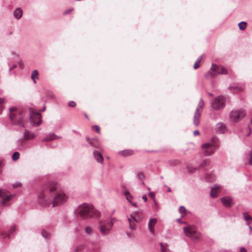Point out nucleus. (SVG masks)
<instances>
[{
  "label": "nucleus",
  "mask_w": 252,
  "mask_h": 252,
  "mask_svg": "<svg viewBox=\"0 0 252 252\" xmlns=\"http://www.w3.org/2000/svg\"><path fill=\"white\" fill-rule=\"evenodd\" d=\"M57 183L53 181L44 183L39 192V202L44 206L52 207L64 203L67 197L64 192L57 191Z\"/></svg>",
  "instance_id": "1"
},
{
  "label": "nucleus",
  "mask_w": 252,
  "mask_h": 252,
  "mask_svg": "<svg viewBox=\"0 0 252 252\" xmlns=\"http://www.w3.org/2000/svg\"><path fill=\"white\" fill-rule=\"evenodd\" d=\"M75 214L83 219H87L89 218H98L100 216V213L97 210L94 208V206L90 204L84 203L79 206L77 209L74 211Z\"/></svg>",
  "instance_id": "2"
},
{
  "label": "nucleus",
  "mask_w": 252,
  "mask_h": 252,
  "mask_svg": "<svg viewBox=\"0 0 252 252\" xmlns=\"http://www.w3.org/2000/svg\"><path fill=\"white\" fill-rule=\"evenodd\" d=\"M9 118L13 125L25 127L23 119L24 114L22 112L18 110L15 107L9 108Z\"/></svg>",
  "instance_id": "3"
},
{
  "label": "nucleus",
  "mask_w": 252,
  "mask_h": 252,
  "mask_svg": "<svg viewBox=\"0 0 252 252\" xmlns=\"http://www.w3.org/2000/svg\"><path fill=\"white\" fill-rule=\"evenodd\" d=\"M226 74L227 70L225 67L212 63L210 70L205 75V77L207 78H213L217 75Z\"/></svg>",
  "instance_id": "4"
},
{
  "label": "nucleus",
  "mask_w": 252,
  "mask_h": 252,
  "mask_svg": "<svg viewBox=\"0 0 252 252\" xmlns=\"http://www.w3.org/2000/svg\"><path fill=\"white\" fill-rule=\"evenodd\" d=\"M183 230L186 235L189 237L194 242H197L199 240L201 233L198 232L194 226L184 227Z\"/></svg>",
  "instance_id": "5"
},
{
  "label": "nucleus",
  "mask_w": 252,
  "mask_h": 252,
  "mask_svg": "<svg viewBox=\"0 0 252 252\" xmlns=\"http://www.w3.org/2000/svg\"><path fill=\"white\" fill-rule=\"evenodd\" d=\"M30 121L32 126H37L40 125L42 122L41 115L40 112L36 110L30 108L29 109Z\"/></svg>",
  "instance_id": "6"
},
{
  "label": "nucleus",
  "mask_w": 252,
  "mask_h": 252,
  "mask_svg": "<svg viewBox=\"0 0 252 252\" xmlns=\"http://www.w3.org/2000/svg\"><path fill=\"white\" fill-rule=\"evenodd\" d=\"M226 98L223 95H219L211 102V107L215 110H220L224 108Z\"/></svg>",
  "instance_id": "7"
},
{
  "label": "nucleus",
  "mask_w": 252,
  "mask_h": 252,
  "mask_svg": "<svg viewBox=\"0 0 252 252\" xmlns=\"http://www.w3.org/2000/svg\"><path fill=\"white\" fill-rule=\"evenodd\" d=\"M204 104L203 100L202 98H200L193 116V124L195 126H197L199 124L201 113L202 111Z\"/></svg>",
  "instance_id": "8"
},
{
  "label": "nucleus",
  "mask_w": 252,
  "mask_h": 252,
  "mask_svg": "<svg viewBox=\"0 0 252 252\" xmlns=\"http://www.w3.org/2000/svg\"><path fill=\"white\" fill-rule=\"evenodd\" d=\"M246 115L245 111L243 109L232 110L229 114L230 120L234 122H238Z\"/></svg>",
  "instance_id": "9"
},
{
  "label": "nucleus",
  "mask_w": 252,
  "mask_h": 252,
  "mask_svg": "<svg viewBox=\"0 0 252 252\" xmlns=\"http://www.w3.org/2000/svg\"><path fill=\"white\" fill-rule=\"evenodd\" d=\"M100 231L102 235H107L112 228L113 223L112 220L100 221Z\"/></svg>",
  "instance_id": "10"
},
{
  "label": "nucleus",
  "mask_w": 252,
  "mask_h": 252,
  "mask_svg": "<svg viewBox=\"0 0 252 252\" xmlns=\"http://www.w3.org/2000/svg\"><path fill=\"white\" fill-rule=\"evenodd\" d=\"M13 196V195H8L6 190L0 189V197L2 198L3 200L0 202V203L3 205H6V203L9 201Z\"/></svg>",
  "instance_id": "11"
},
{
  "label": "nucleus",
  "mask_w": 252,
  "mask_h": 252,
  "mask_svg": "<svg viewBox=\"0 0 252 252\" xmlns=\"http://www.w3.org/2000/svg\"><path fill=\"white\" fill-rule=\"evenodd\" d=\"M86 140L89 144L93 147L97 149H100V144L96 137L90 138L88 136H86Z\"/></svg>",
  "instance_id": "12"
},
{
  "label": "nucleus",
  "mask_w": 252,
  "mask_h": 252,
  "mask_svg": "<svg viewBox=\"0 0 252 252\" xmlns=\"http://www.w3.org/2000/svg\"><path fill=\"white\" fill-rule=\"evenodd\" d=\"M220 189V186L218 184H215L211 188L210 195L212 197L215 198L218 196V192Z\"/></svg>",
  "instance_id": "13"
},
{
  "label": "nucleus",
  "mask_w": 252,
  "mask_h": 252,
  "mask_svg": "<svg viewBox=\"0 0 252 252\" xmlns=\"http://www.w3.org/2000/svg\"><path fill=\"white\" fill-rule=\"evenodd\" d=\"M216 130L221 133H224L227 131L226 125L223 123H218L217 124Z\"/></svg>",
  "instance_id": "14"
},
{
  "label": "nucleus",
  "mask_w": 252,
  "mask_h": 252,
  "mask_svg": "<svg viewBox=\"0 0 252 252\" xmlns=\"http://www.w3.org/2000/svg\"><path fill=\"white\" fill-rule=\"evenodd\" d=\"M221 202L225 207H229L232 204V200L228 196L223 197L221 198Z\"/></svg>",
  "instance_id": "15"
},
{
  "label": "nucleus",
  "mask_w": 252,
  "mask_h": 252,
  "mask_svg": "<svg viewBox=\"0 0 252 252\" xmlns=\"http://www.w3.org/2000/svg\"><path fill=\"white\" fill-rule=\"evenodd\" d=\"M24 136L25 140L27 141L34 138L35 136V134L33 132L26 129L25 130Z\"/></svg>",
  "instance_id": "16"
},
{
  "label": "nucleus",
  "mask_w": 252,
  "mask_h": 252,
  "mask_svg": "<svg viewBox=\"0 0 252 252\" xmlns=\"http://www.w3.org/2000/svg\"><path fill=\"white\" fill-rule=\"evenodd\" d=\"M157 222V219L156 218L151 219L148 223V228L150 231L153 234H155V230L154 226Z\"/></svg>",
  "instance_id": "17"
},
{
  "label": "nucleus",
  "mask_w": 252,
  "mask_h": 252,
  "mask_svg": "<svg viewBox=\"0 0 252 252\" xmlns=\"http://www.w3.org/2000/svg\"><path fill=\"white\" fill-rule=\"evenodd\" d=\"M93 155L95 159L99 163H102L103 158L102 154L98 151L94 150L93 152Z\"/></svg>",
  "instance_id": "18"
},
{
  "label": "nucleus",
  "mask_w": 252,
  "mask_h": 252,
  "mask_svg": "<svg viewBox=\"0 0 252 252\" xmlns=\"http://www.w3.org/2000/svg\"><path fill=\"white\" fill-rule=\"evenodd\" d=\"M128 221L129 222V228L131 230L135 229L136 228L135 222H137L138 220H136V219L132 216V215H130V218L128 219Z\"/></svg>",
  "instance_id": "19"
},
{
  "label": "nucleus",
  "mask_w": 252,
  "mask_h": 252,
  "mask_svg": "<svg viewBox=\"0 0 252 252\" xmlns=\"http://www.w3.org/2000/svg\"><path fill=\"white\" fill-rule=\"evenodd\" d=\"M61 137L58 136L54 133H51L46 135V136L42 140L43 142L49 141L55 139L60 138Z\"/></svg>",
  "instance_id": "20"
},
{
  "label": "nucleus",
  "mask_w": 252,
  "mask_h": 252,
  "mask_svg": "<svg viewBox=\"0 0 252 252\" xmlns=\"http://www.w3.org/2000/svg\"><path fill=\"white\" fill-rule=\"evenodd\" d=\"M23 15V10L21 8H16L13 11V16L17 20L20 19Z\"/></svg>",
  "instance_id": "21"
},
{
  "label": "nucleus",
  "mask_w": 252,
  "mask_h": 252,
  "mask_svg": "<svg viewBox=\"0 0 252 252\" xmlns=\"http://www.w3.org/2000/svg\"><path fill=\"white\" fill-rule=\"evenodd\" d=\"M244 220L246 221L248 226L250 225L252 223V217L247 212L243 213Z\"/></svg>",
  "instance_id": "22"
},
{
  "label": "nucleus",
  "mask_w": 252,
  "mask_h": 252,
  "mask_svg": "<svg viewBox=\"0 0 252 252\" xmlns=\"http://www.w3.org/2000/svg\"><path fill=\"white\" fill-rule=\"evenodd\" d=\"M215 151V145L213 144L211 147L208 149V150H205L204 151V154L206 156H209L211 155Z\"/></svg>",
  "instance_id": "23"
},
{
  "label": "nucleus",
  "mask_w": 252,
  "mask_h": 252,
  "mask_svg": "<svg viewBox=\"0 0 252 252\" xmlns=\"http://www.w3.org/2000/svg\"><path fill=\"white\" fill-rule=\"evenodd\" d=\"M136 178L140 182L141 185H144V180L145 179V175L143 172H138L136 174Z\"/></svg>",
  "instance_id": "24"
},
{
  "label": "nucleus",
  "mask_w": 252,
  "mask_h": 252,
  "mask_svg": "<svg viewBox=\"0 0 252 252\" xmlns=\"http://www.w3.org/2000/svg\"><path fill=\"white\" fill-rule=\"evenodd\" d=\"M228 89L229 90L232 91L233 92H240L243 89L242 87L236 85H233L230 86L229 87Z\"/></svg>",
  "instance_id": "25"
},
{
  "label": "nucleus",
  "mask_w": 252,
  "mask_h": 252,
  "mask_svg": "<svg viewBox=\"0 0 252 252\" xmlns=\"http://www.w3.org/2000/svg\"><path fill=\"white\" fill-rule=\"evenodd\" d=\"M159 245L161 247V252H169L170 251L168 248L167 244L162 242H160Z\"/></svg>",
  "instance_id": "26"
},
{
  "label": "nucleus",
  "mask_w": 252,
  "mask_h": 252,
  "mask_svg": "<svg viewBox=\"0 0 252 252\" xmlns=\"http://www.w3.org/2000/svg\"><path fill=\"white\" fill-rule=\"evenodd\" d=\"M31 78L33 80L34 83H36L35 79H38V72L37 70H34L32 71L31 75Z\"/></svg>",
  "instance_id": "27"
},
{
  "label": "nucleus",
  "mask_w": 252,
  "mask_h": 252,
  "mask_svg": "<svg viewBox=\"0 0 252 252\" xmlns=\"http://www.w3.org/2000/svg\"><path fill=\"white\" fill-rule=\"evenodd\" d=\"M247 24L245 21H242L238 24V27L240 30L244 31L247 27Z\"/></svg>",
  "instance_id": "28"
},
{
  "label": "nucleus",
  "mask_w": 252,
  "mask_h": 252,
  "mask_svg": "<svg viewBox=\"0 0 252 252\" xmlns=\"http://www.w3.org/2000/svg\"><path fill=\"white\" fill-rule=\"evenodd\" d=\"M187 168L188 172H189L190 173H194L198 170V169L197 168L193 167L189 165H188L187 166Z\"/></svg>",
  "instance_id": "29"
},
{
  "label": "nucleus",
  "mask_w": 252,
  "mask_h": 252,
  "mask_svg": "<svg viewBox=\"0 0 252 252\" xmlns=\"http://www.w3.org/2000/svg\"><path fill=\"white\" fill-rule=\"evenodd\" d=\"M121 153L124 156H127L132 155L133 152L131 150H124L122 151Z\"/></svg>",
  "instance_id": "30"
},
{
  "label": "nucleus",
  "mask_w": 252,
  "mask_h": 252,
  "mask_svg": "<svg viewBox=\"0 0 252 252\" xmlns=\"http://www.w3.org/2000/svg\"><path fill=\"white\" fill-rule=\"evenodd\" d=\"M16 230V227L15 226H12L10 229V230L9 231L8 234L7 235H5L3 236L4 238H6L7 237H10L11 235L12 234V233L15 232Z\"/></svg>",
  "instance_id": "31"
},
{
  "label": "nucleus",
  "mask_w": 252,
  "mask_h": 252,
  "mask_svg": "<svg viewBox=\"0 0 252 252\" xmlns=\"http://www.w3.org/2000/svg\"><path fill=\"white\" fill-rule=\"evenodd\" d=\"M213 144H211L210 143H206L202 145V148L204 150H208L210 147H211Z\"/></svg>",
  "instance_id": "32"
},
{
  "label": "nucleus",
  "mask_w": 252,
  "mask_h": 252,
  "mask_svg": "<svg viewBox=\"0 0 252 252\" xmlns=\"http://www.w3.org/2000/svg\"><path fill=\"white\" fill-rule=\"evenodd\" d=\"M19 153L18 152H15L12 155V159L13 161L17 160L19 158Z\"/></svg>",
  "instance_id": "33"
},
{
  "label": "nucleus",
  "mask_w": 252,
  "mask_h": 252,
  "mask_svg": "<svg viewBox=\"0 0 252 252\" xmlns=\"http://www.w3.org/2000/svg\"><path fill=\"white\" fill-rule=\"evenodd\" d=\"M17 144L19 149H22L24 146V143L22 140H18L17 141Z\"/></svg>",
  "instance_id": "34"
},
{
  "label": "nucleus",
  "mask_w": 252,
  "mask_h": 252,
  "mask_svg": "<svg viewBox=\"0 0 252 252\" xmlns=\"http://www.w3.org/2000/svg\"><path fill=\"white\" fill-rule=\"evenodd\" d=\"M209 164V160L208 159H206V160H204L203 162L200 164V166L201 167H204L205 165Z\"/></svg>",
  "instance_id": "35"
},
{
  "label": "nucleus",
  "mask_w": 252,
  "mask_h": 252,
  "mask_svg": "<svg viewBox=\"0 0 252 252\" xmlns=\"http://www.w3.org/2000/svg\"><path fill=\"white\" fill-rule=\"evenodd\" d=\"M41 234L45 239H47L49 236V234L45 231H42Z\"/></svg>",
  "instance_id": "36"
},
{
  "label": "nucleus",
  "mask_w": 252,
  "mask_h": 252,
  "mask_svg": "<svg viewBox=\"0 0 252 252\" xmlns=\"http://www.w3.org/2000/svg\"><path fill=\"white\" fill-rule=\"evenodd\" d=\"M185 211H186V208H185V207L182 206L179 207V212L180 213H183L185 212Z\"/></svg>",
  "instance_id": "37"
},
{
  "label": "nucleus",
  "mask_w": 252,
  "mask_h": 252,
  "mask_svg": "<svg viewBox=\"0 0 252 252\" xmlns=\"http://www.w3.org/2000/svg\"><path fill=\"white\" fill-rule=\"evenodd\" d=\"M214 177L213 176H211V178L210 179H209V176L207 175L205 177V179L207 181H208V182H213L214 181Z\"/></svg>",
  "instance_id": "38"
},
{
  "label": "nucleus",
  "mask_w": 252,
  "mask_h": 252,
  "mask_svg": "<svg viewBox=\"0 0 252 252\" xmlns=\"http://www.w3.org/2000/svg\"><path fill=\"white\" fill-rule=\"evenodd\" d=\"M68 106L71 107H74L76 106V103L73 101H70L68 102Z\"/></svg>",
  "instance_id": "39"
},
{
  "label": "nucleus",
  "mask_w": 252,
  "mask_h": 252,
  "mask_svg": "<svg viewBox=\"0 0 252 252\" xmlns=\"http://www.w3.org/2000/svg\"><path fill=\"white\" fill-rule=\"evenodd\" d=\"M6 102L5 98H0V104H2Z\"/></svg>",
  "instance_id": "40"
},
{
  "label": "nucleus",
  "mask_w": 252,
  "mask_h": 252,
  "mask_svg": "<svg viewBox=\"0 0 252 252\" xmlns=\"http://www.w3.org/2000/svg\"><path fill=\"white\" fill-rule=\"evenodd\" d=\"M17 65L16 64H14L12 67H10L9 68V74H11V71L12 69L15 68L17 67Z\"/></svg>",
  "instance_id": "41"
},
{
  "label": "nucleus",
  "mask_w": 252,
  "mask_h": 252,
  "mask_svg": "<svg viewBox=\"0 0 252 252\" xmlns=\"http://www.w3.org/2000/svg\"><path fill=\"white\" fill-rule=\"evenodd\" d=\"M149 196L152 198H154L155 196V193L154 192H150L149 193Z\"/></svg>",
  "instance_id": "42"
},
{
  "label": "nucleus",
  "mask_w": 252,
  "mask_h": 252,
  "mask_svg": "<svg viewBox=\"0 0 252 252\" xmlns=\"http://www.w3.org/2000/svg\"><path fill=\"white\" fill-rule=\"evenodd\" d=\"M132 198V196H131L130 194L129 195H128L126 197V199L129 201V203L131 202Z\"/></svg>",
  "instance_id": "43"
},
{
  "label": "nucleus",
  "mask_w": 252,
  "mask_h": 252,
  "mask_svg": "<svg viewBox=\"0 0 252 252\" xmlns=\"http://www.w3.org/2000/svg\"><path fill=\"white\" fill-rule=\"evenodd\" d=\"M94 128H95V130L98 132L100 133V128L97 125L94 126Z\"/></svg>",
  "instance_id": "44"
},
{
  "label": "nucleus",
  "mask_w": 252,
  "mask_h": 252,
  "mask_svg": "<svg viewBox=\"0 0 252 252\" xmlns=\"http://www.w3.org/2000/svg\"><path fill=\"white\" fill-rule=\"evenodd\" d=\"M85 231H86V233L90 234L91 233L92 230L90 227H87L85 229Z\"/></svg>",
  "instance_id": "45"
},
{
  "label": "nucleus",
  "mask_w": 252,
  "mask_h": 252,
  "mask_svg": "<svg viewBox=\"0 0 252 252\" xmlns=\"http://www.w3.org/2000/svg\"><path fill=\"white\" fill-rule=\"evenodd\" d=\"M73 9H67L66 10H65V11H64L63 12V14L64 15H66V14H69L71 11H72Z\"/></svg>",
  "instance_id": "46"
},
{
  "label": "nucleus",
  "mask_w": 252,
  "mask_h": 252,
  "mask_svg": "<svg viewBox=\"0 0 252 252\" xmlns=\"http://www.w3.org/2000/svg\"><path fill=\"white\" fill-rule=\"evenodd\" d=\"M202 58H203V57H202V55H201V56H200L198 58V59H197V60L196 61V62H196V63H199L201 62V60L202 59Z\"/></svg>",
  "instance_id": "47"
},
{
  "label": "nucleus",
  "mask_w": 252,
  "mask_h": 252,
  "mask_svg": "<svg viewBox=\"0 0 252 252\" xmlns=\"http://www.w3.org/2000/svg\"><path fill=\"white\" fill-rule=\"evenodd\" d=\"M48 96L49 98H54V95L52 92L48 93Z\"/></svg>",
  "instance_id": "48"
},
{
  "label": "nucleus",
  "mask_w": 252,
  "mask_h": 252,
  "mask_svg": "<svg viewBox=\"0 0 252 252\" xmlns=\"http://www.w3.org/2000/svg\"><path fill=\"white\" fill-rule=\"evenodd\" d=\"M198 67H199V63L195 62L193 65L194 69H197Z\"/></svg>",
  "instance_id": "49"
},
{
  "label": "nucleus",
  "mask_w": 252,
  "mask_h": 252,
  "mask_svg": "<svg viewBox=\"0 0 252 252\" xmlns=\"http://www.w3.org/2000/svg\"><path fill=\"white\" fill-rule=\"evenodd\" d=\"M249 162L251 165H252V151L250 153V159L249 160Z\"/></svg>",
  "instance_id": "50"
},
{
  "label": "nucleus",
  "mask_w": 252,
  "mask_h": 252,
  "mask_svg": "<svg viewBox=\"0 0 252 252\" xmlns=\"http://www.w3.org/2000/svg\"><path fill=\"white\" fill-rule=\"evenodd\" d=\"M240 252H247L245 248H244V247H241L240 249Z\"/></svg>",
  "instance_id": "51"
},
{
  "label": "nucleus",
  "mask_w": 252,
  "mask_h": 252,
  "mask_svg": "<svg viewBox=\"0 0 252 252\" xmlns=\"http://www.w3.org/2000/svg\"><path fill=\"white\" fill-rule=\"evenodd\" d=\"M124 195L126 197L128 195H129L130 194H129V192L128 191H125L124 192Z\"/></svg>",
  "instance_id": "52"
},
{
  "label": "nucleus",
  "mask_w": 252,
  "mask_h": 252,
  "mask_svg": "<svg viewBox=\"0 0 252 252\" xmlns=\"http://www.w3.org/2000/svg\"><path fill=\"white\" fill-rule=\"evenodd\" d=\"M142 199L144 200V202H146L147 201V197L146 195H143L142 196Z\"/></svg>",
  "instance_id": "53"
},
{
  "label": "nucleus",
  "mask_w": 252,
  "mask_h": 252,
  "mask_svg": "<svg viewBox=\"0 0 252 252\" xmlns=\"http://www.w3.org/2000/svg\"><path fill=\"white\" fill-rule=\"evenodd\" d=\"M193 134H194V135H199V131L198 130H196L193 132Z\"/></svg>",
  "instance_id": "54"
},
{
  "label": "nucleus",
  "mask_w": 252,
  "mask_h": 252,
  "mask_svg": "<svg viewBox=\"0 0 252 252\" xmlns=\"http://www.w3.org/2000/svg\"><path fill=\"white\" fill-rule=\"evenodd\" d=\"M248 127L249 128V132L247 134V136H249L250 134H251V128L250 127V126H248Z\"/></svg>",
  "instance_id": "55"
},
{
  "label": "nucleus",
  "mask_w": 252,
  "mask_h": 252,
  "mask_svg": "<svg viewBox=\"0 0 252 252\" xmlns=\"http://www.w3.org/2000/svg\"><path fill=\"white\" fill-rule=\"evenodd\" d=\"M248 226H249V230H250V234L251 235V233H252V227L250 225H249Z\"/></svg>",
  "instance_id": "56"
},
{
  "label": "nucleus",
  "mask_w": 252,
  "mask_h": 252,
  "mask_svg": "<svg viewBox=\"0 0 252 252\" xmlns=\"http://www.w3.org/2000/svg\"><path fill=\"white\" fill-rule=\"evenodd\" d=\"M132 206L135 207H137V205L135 203H133L132 202V201L130 203Z\"/></svg>",
  "instance_id": "57"
},
{
  "label": "nucleus",
  "mask_w": 252,
  "mask_h": 252,
  "mask_svg": "<svg viewBox=\"0 0 252 252\" xmlns=\"http://www.w3.org/2000/svg\"><path fill=\"white\" fill-rule=\"evenodd\" d=\"M46 110V106L44 105L42 108V109L41 110V111H44Z\"/></svg>",
  "instance_id": "58"
},
{
  "label": "nucleus",
  "mask_w": 252,
  "mask_h": 252,
  "mask_svg": "<svg viewBox=\"0 0 252 252\" xmlns=\"http://www.w3.org/2000/svg\"><path fill=\"white\" fill-rule=\"evenodd\" d=\"M19 65L21 68H22L23 67L22 63L20 62H19Z\"/></svg>",
  "instance_id": "59"
},
{
  "label": "nucleus",
  "mask_w": 252,
  "mask_h": 252,
  "mask_svg": "<svg viewBox=\"0 0 252 252\" xmlns=\"http://www.w3.org/2000/svg\"><path fill=\"white\" fill-rule=\"evenodd\" d=\"M167 191L168 192H170L171 191V189L169 187L167 188Z\"/></svg>",
  "instance_id": "60"
},
{
  "label": "nucleus",
  "mask_w": 252,
  "mask_h": 252,
  "mask_svg": "<svg viewBox=\"0 0 252 252\" xmlns=\"http://www.w3.org/2000/svg\"><path fill=\"white\" fill-rule=\"evenodd\" d=\"M208 94L210 96H212L213 95V94L211 93H208Z\"/></svg>",
  "instance_id": "61"
},
{
  "label": "nucleus",
  "mask_w": 252,
  "mask_h": 252,
  "mask_svg": "<svg viewBox=\"0 0 252 252\" xmlns=\"http://www.w3.org/2000/svg\"><path fill=\"white\" fill-rule=\"evenodd\" d=\"M82 248L81 246H80L79 247H78L77 249H76V251H78L79 250L81 249Z\"/></svg>",
  "instance_id": "62"
},
{
  "label": "nucleus",
  "mask_w": 252,
  "mask_h": 252,
  "mask_svg": "<svg viewBox=\"0 0 252 252\" xmlns=\"http://www.w3.org/2000/svg\"><path fill=\"white\" fill-rule=\"evenodd\" d=\"M1 170H2V166H1V164H0V173L1 172Z\"/></svg>",
  "instance_id": "63"
},
{
  "label": "nucleus",
  "mask_w": 252,
  "mask_h": 252,
  "mask_svg": "<svg viewBox=\"0 0 252 252\" xmlns=\"http://www.w3.org/2000/svg\"><path fill=\"white\" fill-rule=\"evenodd\" d=\"M177 220V221H178V222H181V219H178Z\"/></svg>",
  "instance_id": "64"
}]
</instances>
